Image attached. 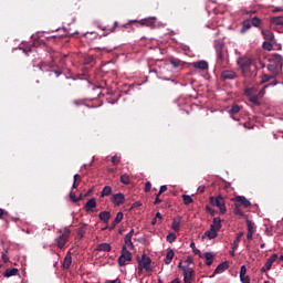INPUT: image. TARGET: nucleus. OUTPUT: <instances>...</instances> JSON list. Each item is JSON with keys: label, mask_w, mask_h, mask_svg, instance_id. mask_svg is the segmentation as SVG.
<instances>
[{"label": "nucleus", "mask_w": 283, "mask_h": 283, "mask_svg": "<svg viewBox=\"0 0 283 283\" xmlns=\"http://www.w3.org/2000/svg\"><path fill=\"white\" fill-rule=\"evenodd\" d=\"M99 220L107 224L109 222V219L112 218V213L109 211H102L98 214Z\"/></svg>", "instance_id": "f3484780"}, {"label": "nucleus", "mask_w": 283, "mask_h": 283, "mask_svg": "<svg viewBox=\"0 0 283 283\" xmlns=\"http://www.w3.org/2000/svg\"><path fill=\"white\" fill-rule=\"evenodd\" d=\"M132 252L127 250V245H123L122 248V254L118 258V265L125 266L126 262H132Z\"/></svg>", "instance_id": "20e7f679"}, {"label": "nucleus", "mask_w": 283, "mask_h": 283, "mask_svg": "<svg viewBox=\"0 0 283 283\" xmlns=\"http://www.w3.org/2000/svg\"><path fill=\"white\" fill-rule=\"evenodd\" d=\"M137 262L139 273H143V269H145V271L151 272V258L147 256V254L144 253L142 259L140 256H137Z\"/></svg>", "instance_id": "f03ea898"}, {"label": "nucleus", "mask_w": 283, "mask_h": 283, "mask_svg": "<svg viewBox=\"0 0 283 283\" xmlns=\"http://www.w3.org/2000/svg\"><path fill=\"white\" fill-rule=\"evenodd\" d=\"M190 248L192 249L193 253H196V255H199L200 250L196 249V243L195 242L190 243Z\"/></svg>", "instance_id": "09e8293b"}, {"label": "nucleus", "mask_w": 283, "mask_h": 283, "mask_svg": "<svg viewBox=\"0 0 283 283\" xmlns=\"http://www.w3.org/2000/svg\"><path fill=\"white\" fill-rule=\"evenodd\" d=\"M139 24L145 25L146 28H150V30H154L156 28V17L145 18L139 21Z\"/></svg>", "instance_id": "6e6552de"}, {"label": "nucleus", "mask_w": 283, "mask_h": 283, "mask_svg": "<svg viewBox=\"0 0 283 283\" xmlns=\"http://www.w3.org/2000/svg\"><path fill=\"white\" fill-rule=\"evenodd\" d=\"M207 213H210V216H216V210L209 206H206Z\"/></svg>", "instance_id": "49530a36"}, {"label": "nucleus", "mask_w": 283, "mask_h": 283, "mask_svg": "<svg viewBox=\"0 0 283 283\" xmlns=\"http://www.w3.org/2000/svg\"><path fill=\"white\" fill-rule=\"evenodd\" d=\"M206 238H209V240H214V238H218V230L210 228V230L205 232Z\"/></svg>", "instance_id": "4be33fe9"}, {"label": "nucleus", "mask_w": 283, "mask_h": 283, "mask_svg": "<svg viewBox=\"0 0 283 283\" xmlns=\"http://www.w3.org/2000/svg\"><path fill=\"white\" fill-rule=\"evenodd\" d=\"M142 205H143V203H140V201H135V202L132 205L130 209H136V207H142Z\"/></svg>", "instance_id": "bf43d9fd"}, {"label": "nucleus", "mask_w": 283, "mask_h": 283, "mask_svg": "<svg viewBox=\"0 0 283 283\" xmlns=\"http://www.w3.org/2000/svg\"><path fill=\"white\" fill-rule=\"evenodd\" d=\"M184 283H192L196 280V271L189 265L182 268Z\"/></svg>", "instance_id": "39448f33"}, {"label": "nucleus", "mask_w": 283, "mask_h": 283, "mask_svg": "<svg viewBox=\"0 0 283 283\" xmlns=\"http://www.w3.org/2000/svg\"><path fill=\"white\" fill-rule=\"evenodd\" d=\"M269 81H272L270 85H277V80H275V74H272V75L263 74L260 83L261 85H264V83H269Z\"/></svg>", "instance_id": "ddd939ff"}, {"label": "nucleus", "mask_w": 283, "mask_h": 283, "mask_svg": "<svg viewBox=\"0 0 283 283\" xmlns=\"http://www.w3.org/2000/svg\"><path fill=\"white\" fill-rule=\"evenodd\" d=\"M279 255L277 254H272L265 262V269L266 271H271V268L273 266V262L277 260Z\"/></svg>", "instance_id": "6ab92c4d"}, {"label": "nucleus", "mask_w": 283, "mask_h": 283, "mask_svg": "<svg viewBox=\"0 0 283 283\" xmlns=\"http://www.w3.org/2000/svg\"><path fill=\"white\" fill-rule=\"evenodd\" d=\"M247 227H248V232H254L253 230V222L251 220H247Z\"/></svg>", "instance_id": "c03bdc74"}, {"label": "nucleus", "mask_w": 283, "mask_h": 283, "mask_svg": "<svg viewBox=\"0 0 283 283\" xmlns=\"http://www.w3.org/2000/svg\"><path fill=\"white\" fill-rule=\"evenodd\" d=\"M262 48H263V50L271 52V50H273V44H271V42H269V41H265V42H263Z\"/></svg>", "instance_id": "ea45409f"}, {"label": "nucleus", "mask_w": 283, "mask_h": 283, "mask_svg": "<svg viewBox=\"0 0 283 283\" xmlns=\"http://www.w3.org/2000/svg\"><path fill=\"white\" fill-rule=\"evenodd\" d=\"M214 49H216V52H222V50H224V43L220 40H217L214 42Z\"/></svg>", "instance_id": "72a5a7b5"}, {"label": "nucleus", "mask_w": 283, "mask_h": 283, "mask_svg": "<svg viewBox=\"0 0 283 283\" xmlns=\"http://www.w3.org/2000/svg\"><path fill=\"white\" fill-rule=\"evenodd\" d=\"M221 78H222V81L235 78V73L222 72Z\"/></svg>", "instance_id": "7c9ffc66"}, {"label": "nucleus", "mask_w": 283, "mask_h": 283, "mask_svg": "<svg viewBox=\"0 0 283 283\" xmlns=\"http://www.w3.org/2000/svg\"><path fill=\"white\" fill-rule=\"evenodd\" d=\"M247 275V265H242L240 270V277H244Z\"/></svg>", "instance_id": "de8ad7c7"}, {"label": "nucleus", "mask_w": 283, "mask_h": 283, "mask_svg": "<svg viewBox=\"0 0 283 283\" xmlns=\"http://www.w3.org/2000/svg\"><path fill=\"white\" fill-rule=\"evenodd\" d=\"M181 220H182V218H180V217H177L172 220L171 229H174L176 231V233H178V231H180Z\"/></svg>", "instance_id": "b1692460"}, {"label": "nucleus", "mask_w": 283, "mask_h": 283, "mask_svg": "<svg viewBox=\"0 0 283 283\" xmlns=\"http://www.w3.org/2000/svg\"><path fill=\"white\" fill-rule=\"evenodd\" d=\"M253 233L254 232H248L247 234L248 240H253Z\"/></svg>", "instance_id": "69168bd1"}, {"label": "nucleus", "mask_w": 283, "mask_h": 283, "mask_svg": "<svg viewBox=\"0 0 283 283\" xmlns=\"http://www.w3.org/2000/svg\"><path fill=\"white\" fill-rule=\"evenodd\" d=\"M160 202H163V199H160V196L157 195L154 205H160Z\"/></svg>", "instance_id": "052dcab7"}, {"label": "nucleus", "mask_w": 283, "mask_h": 283, "mask_svg": "<svg viewBox=\"0 0 283 283\" xmlns=\"http://www.w3.org/2000/svg\"><path fill=\"white\" fill-rule=\"evenodd\" d=\"M242 235H244V232H239L237 234V238H235V240H234V242L232 244L233 251H235V249H238V242H240V240H242Z\"/></svg>", "instance_id": "473e14b6"}, {"label": "nucleus", "mask_w": 283, "mask_h": 283, "mask_svg": "<svg viewBox=\"0 0 283 283\" xmlns=\"http://www.w3.org/2000/svg\"><path fill=\"white\" fill-rule=\"evenodd\" d=\"M192 67H195V70H200L201 72H207V70H209V62L205 60H200V61L193 62Z\"/></svg>", "instance_id": "9d476101"}, {"label": "nucleus", "mask_w": 283, "mask_h": 283, "mask_svg": "<svg viewBox=\"0 0 283 283\" xmlns=\"http://www.w3.org/2000/svg\"><path fill=\"white\" fill-rule=\"evenodd\" d=\"M270 84L264 85L263 88L259 92V94L256 95L259 98H262V96H264L266 87H269Z\"/></svg>", "instance_id": "a18cd8bd"}, {"label": "nucleus", "mask_w": 283, "mask_h": 283, "mask_svg": "<svg viewBox=\"0 0 283 283\" xmlns=\"http://www.w3.org/2000/svg\"><path fill=\"white\" fill-rule=\"evenodd\" d=\"M238 65L241 67L242 72H247L249 67H255L258 70V64H255V61L251 57H239L237 61Z\"/></svg>", "instance_id": "7ed1b4c3"}, {"label": "nucleus", "mask_w": 283, "mask_h": 283, "mask_svg": "<svg viewBox=\"0 0 283 283\" xmlns=\"http://www.w3.org/2000/svg\"><path fill=\"white\" fill-rule=\"evenodd\" d=\"M84 209L87 213H94V209H96V198H91L84 206Z\"/></svg>", "instance_id": "f8f14e48"}, {"label": "nucleus", "mask_w": 283, "mask_h": 283, "mask_svg": "<svg viewBox=\"0 0 283 283\" xmlns=\"http://www.w3.org/2000/svg\"><path fill=\"white\" fill-rule=\"evenodd\" d=\"M96 251H104L106 253H109V251H112V245L109 243H101L97 245Z\"/></svg>", "instance_id": "393cba45"}, {"label": "nucleus", "mask_w": 283, "mask_h": 283, "mask_svg": "<svg viewBox=\"0 0 283 283\" xmlns=\"http://www.w3.org/2000/svg\"><path fill=\"white\" fill-rule=\"evenodd\" d=\"M210 229H214L216 231L222 229V220H220L219 217H216L210 226Z\"/></svg>", "instance_id": "aec40b11"}, {"label": "nucleus", "mask_w": 283, "mask_h": 283, "mask_svg": "<svg viewBox=\"0 0 283 283\" xmlns=\"http://www.w3.org/2000/svg\"><path fill=\"white\" fill-rule=\"evenodd\" d=\"M2 261L4 263L9 262L10 261V258L8 256V250H3L2 251Z\"/></svg>", "instance_id": "37998d69"}, {"label": "nucleus", "mask_w": 283, "mask_h": 283, "mask_svg": "<svg viewBox=\"0 0 283 283\" xmlns=\"http://www.w3.org/2000/svg\"><path fill=\"white\" fill-rule=\"evenodd\" d=\"M231 202H239V205H242L245 209H249L251 207V201L247 199L244 196H235L234 198L231 199Z\"/></svg>", "instance_id": "0eeeda50"}, {"label": "nucleus", "mask_w": 283, "mask_h": 283, "mask_svg": "<svg viewBox=\"0 0 283 283\" xmlns=\"http://www.w3.org/2000/svg\"><path fill=\"white\" fill-rule=\"evenodd\" d=\"M233 213L240 216V218H244V212L242 211V208H240V203H234Z\"/></svg>", "instance_id": "cd10ccee"}, {"label": "nucleus", "mask_w": 283, "mask_h": 283, "mask_svg": "<svg viewBox=\"0 0 283 283\" xmlns=\"http://www.w3.org/2000/svg\"><path fill=\"white\" fill-rule=\"evenodd\" d=\"M205 258L207 266H211V264H213V254L211 252H206Z\"/></svg>", "instance_id": "bb28decb"}, {"label": "nucleus", "mask_w": 283, "mask_h": 283, "mask_svg": "<svg viewBox=\"0 0 283 283\" xmlns=\"http://www.w3.org/2000/svg\"><path fill=\"white\" fill-rule=\"evenodd\" d=\"M113 165H116V163H119L118 158L116 156L112 157Z\"/></svg>", "instance_id": "e2e57ef3"}, {"label": "nucleus", "mask_w": 283, "mask_h": 283, "mask_svg": "<svg viewBox=\"0 0 283 283\" xmlns=\"http://www.w3.org/2000/svg\"><path fill=\"white\" fill-rule=\"evenodd\" d=\"M123 218H124L123 212H117L115 220H114L115 224H120V222H123Z\"/></svg>", "instance_id": "79ce46f5"}, {"label": "nucleus", "mask_w": 283, "mask_h": 283, "mask_svg": "<svg viewBox=\"0 0 283 283\" xmlns=\"http://www.w3.org/2000/svg\"><path fill=\"white\" fill-rule=\"evenodd\" d=\"M105 196H112V186H105L101 192V198H105Z\"/></svg>", "instance_id": "c85d7f7f"}, {"label": "nucleus", "mask_w": 283, "mask_h": 283, "mask_svg": "<svg viewBox=\"0 0 283 283\" xmlns=\"http://www.w3.org/2000/svg\"><path fill=\"white\" fill-rule=\"evenodd\" d=\"M271 23L274 25H283V18L282 17H274L271 19Z\"/></svg>", "instance_id": "c9c22d12"}, {"label": "nucleus", "mask_w": 283, "mask_h": 283, "mask_svg": "<svg viewBox=\"0 0 283 283\" xmlns=\"http://www.w3.org/2000/svg\"><path fill=\"white\" fill-rule=\"evenodd\" d=\"M116 28H118V21L114 22V27L108 30L109 33L116 32Z\"/></svg>", "instance_id": "4d7b16f0"}, {"label": "nucleus", "mask_w": 283, "mask_h": 283, "mask_svg": "<svg viewBox=\"0 0 283 283\" xmlns=\"http://www.w3.org/2000/svg\"><path fill=\"white\" fill-rule=\"evenodd\" d=\"M77 235H78L80 240H82V238H84V235H85V230L80 229V230L77 231Z\"/></svg>", "instance_id": "6e6d98bb"}, {"label": "nucleus", "mask_w": 283, "mask_h": 283, "mask_svg": "<svg viewBox=\"0 0 283 283\" xmlns=\"http://www.w3.org/2000/svg\"><path fill=\"white\" fill-rule=\"evenodd\" d=\"M240 109H242V107H240L238 104H234L230 109V114H240Z\"/></svg>", "instance_id": "58836bf2"}, {"label": "nucleus", "mask_w": 283, "mask_h": 283, "mask_svg": "<svg viewBox=\"0 0 283 283\" xmlns=\"http://www.w3.org/2000/svg\"><path fill=\"white\" fill-rule=\"evenodd\" d=\"M155 218L156 220H163V214L160 212H157Z\"/></svg>", "instance_id": "0e129e2a"}, {"label": "nucleus", "mask_w": 283, "mask_h": 283, "mask_svg": "<svg viewBox=\"0 0 283 283\" xmlns=\"http://www.w3.org/2000/svg\"><path fill=\"white\" fill-rule=\"evenodd\" d=\"M169 63L175 70H185V66L187 65V63L176 57L170 59Z\"/></svg>", "instance_id": "9b49d317"}, {"label": "nucleus", "mask_w": 283, "mask_h": 283, "mask_svg": "<svg viewBox=\"0 0 283 283\" xmlns=\"http://www.w3.org/2000/svg\"><path fill=\"white\" fill-rule=\"evenodd\" d=\"M109 283H123V282H120V279H116L114 281H111Z\"/></svg>", "instance_id": "774afa93"}, {"label": "nucleus", "mask_w": 283, "mask_h": 283, "mask_svg": "<svg viewBox=\"0 0 283 283\" xmlns=\"http://www.w3.org/2000/svg\"><path fill=\"white\" fill-rule=\"evenodd\" d=\"M176 238H177L176 233L171 232L167 235L166 240H167V242H169L171 244V243L176 242Z\"/></svg>", "instance_id": "a19ab883"}, {"label": "nucleus", "mask_w": 283, "mask_h": 283, "mask_svg": "<svg viewBox=\"0 0 283 283\" xmlns=\"http://www.w3.org/2000/svg\"><path fill=\"white\" fill-rule=\"evenodd\" d=\"M174 255H175L174 250H169L165 259V264H171V261L174 260Z\"/></svg>", "instance_id": "2f4dec72"}, {"label": "nucleus", "mask_w": 283, "mask_h": 283, "mask_svg": "<svg viewBox=\"0 0 283 283\" xmlns=\"http://www.w3.org/2000/svg\"><path fill=\"white\" fill-rule=\"evenodd\" d=\"M53 64H46L40 61H33V67H39L42 72H50V67H52Z\"/></svg>", "instance_id": "4468645a"}, {"label": "nucleus", "mask_w": 283, "mask_h": 283, "mask_svg": "<svg viewBox=\"0 0 283 283\" xmlns=\"http://www.w3.org/2000/svg\"><path fill=\"white\" fill-rule=\"evenodd\" d=\"M240 280H241L242 283H251V279H249L248 275L240 276Z\"/></svg>", "instance_id": "603ef678"}, {"label": "nucleus", "mask_w": 283, "mask_h": 283, "mask_svg": "<svg viewBox=\"0 0 283 283\" xmlns=\"http://www.w3.org/2000/svg\"><path fill=\"white\" fill-rule=\"evenodd\" d=\"M92 61H94V57L90 56L88 59L85 60V63H92Z\"/></svg>", "instance_id": "338daca9"}, {"label": "nucleus", "mask_w": 283, "mask_h": 283, "mask_svg": "<svg viewBox=\"0 0 283 283\" xmlns=\"http://www.w3.org/2000/svg\"><path fill=\"white\" fill-rule=\"evenodd\" d=\"M209 202L210 205H212L213 207H218L220 213L222 216H224V213H227V206L224 203V198L221 197V195L217 196V197H210L209 198Z\"/></svg>", "instance_id": "f257e3e1"}, {"label": "nucleus", "mask_w": 283, "mask_h": 283, "mask_svg": "<svg viewBox=\"0 0 283 283\" xmlns=\"http://www.w3.org/2000/svg\"><path fill=\"white\" fill-rule=\"evenodd\" d=\"M112 202L115 207H120V205H125V195L122 192L113 195Z\"/></svg>", "instance_id": "1a4fd4ad"}, {"label": "nucleus", "mask_w": 283, "mask_h": 283, "mask_svg": "<svg viewBox=\"0 0 283 283\" xmlns=\"http://www.w3.org/2000/svg\"><path fill=\"white\" fill-rule=\"evenodd\" d=\"M251 28H253L252 24H251V20H244L242 22L240 33L241 34H247V32H249V30H251Z\"/></svg>", "instance_id": "a211bd4d"}, {"label": "nucleus", "mask_w": 283, "mask_h": 283, "mask_svg": "<svg viewBox=\"0 0 283 283\" xmlns=\"http://www.w3.org/2000/svg\"><path fill=\"white\" fill-rule=\"evenodd\" d=\"M250 21H251V25L254 28H260V25L262 24V20H260V18L258 17L252 18V20Z\"/></svg>", "instance_id": "f704fd0d"}, {"label": "nucleus", "mask_w": 283, "mask_h": 283, "mask_svg": "<svg viewBox=\"0 0 283 283\" xmlns=\"http://www.w3.org/2000/svg\"><path fill=\"white\" fill-rule=\"evenodd\" d=\"M132 238H134V229L129 231L124 238V247H128L130 249H134V243L132 242Z\"/></svg>", "instance_id": "2eb2a0df"}, {"label": "nucleus", "mask_w": 283, "mask_h": 283, "mask_svg": "<svg viewBox=\"0 0 283 283\" xmlns=\"http://www.w3.org/2000/svg\"><path fill=\"white\" fill-rule=\"evenodd\" d=\"M261 33L265 41L271 42L275 39V34H273L270 30H262Z\"/></svg>", "instance_id": "412c9836"}, {"label": "nucleus", "mask_w": 283, "mask_h": 283, "mask_svg": "<svg viewBox=\"0 0 283 283\" xmlns=\"http://www.w3.org/2000/svg\"><path fill=\"white\" fill-rule=\"evenodd\" d=\"M250 103H252L253 105H256V107H260V105H262V103L260 102V97L258 95H252L249 97Z\"/></svg>", "instance_id": "c756f323"}, {"label": "nucleus", "mask_w": 283, "mask_h": 283, "mask_svg": "<svg viewBox=\"0 0 283 283\" xmlns=\"http://www.w3.org/2000/svg\"><path fill=\"white\" fill-rule=\"evenodd\" d=\"M182 200L184 205H191V202H193V198H191V196L188 195H182Z\"/></svg>", "instance_id": "4c0bfd02"}, {"label": "nucleus", "mask_w": 283, "mask_h": 283, "mask_svg": "<svg viewBox=\"0 0 283 283\" xmlns=\"http://www.w3.org/2000/svg\"><path fill=\"white\" fill-rule=\"evenodd\" d=\"M19 273V269H7L3 273V277H12V275H17Z\"/></svg>", "instance_id": "a878e982"}, {"label": "nucleus", "mask_w": 283, "mask_h": 283, "mask_svg": "<svg viewBox=\"0 0 283 283\" xmlns=\"http://www.w3.org/2000/svg\"><path fill=\"white\" fill-rule=\"evenodd\" d=\"M120 182H122V185H129V182H130L129 175H127V174L122 175Z\"/></svg>", "instance_id": "e433bc0d"}, {"label": "nucleus", "mask_w": 283, "mask_h": 283, "mask_svg": "<svg viewBox=\"0 0 283 283\" xmlns=\"http://www.w3.org/2000/svg\"><path fill=\"white\" fill-rule=\"evenodd\" d=\"M71 233H72V231H70V229L64 228V232L62 233V235H60L56 239L57 249H63V247H65V244H67V240H70V234Z\"/></svg>", "instance_id": "423d86ee"}, {"label": "nucleus", "mask_w": 283, "mask_h": 283, "mask_svg": "<svg viewBox=\"0 0 283 283\" xmlns=\"http://www.w3.org/2000/svg\"><path fill=\"white\" fill-rule=\"evenodd\" d=\"M74 181L75 182H81V175H75L74 176Z\"/></svg>", "instance_id": "680f3d73"}, {"label": "nucleus", "mask_w": 283, "mask_h": 283, "mask_svg": "<svg viewBox=\"0 0 283 283\" xmlns=\"http://www.w3.org/2000/svg\"><path fill=\"white\" fill-rule=\"evenodd\" d=\"M149 191H151V182L147 181V182L145 184V192H146V193H149Z\"/></svg>", "instance_id": "3c124183"}, {"label": "nucleus", "mask_w": 283, "mask_h": 283, "mask_svg": "<svg viewBox=\"0 0 283 283\" xmlns=\"http://www.w3.org/2000/svg\"><path fill=\"white\" fill-rule=\"evenodd\" d=\"M165 191H167V186H161L158 196H161V193H165Z\"/></svg>", "instance_id": "13d9d810"}, {"label": "nucleus", "mask_w": 283, "mask_h": 283, "mask_svg": "<svg viewBox=\"0 0 283 283\" xmlns=\"http://www.w3.org/2000/svg\"><path fill=\"white\" fill-rule=\"evenodd\" d=\"M244 94L245 96H253V88H245Z\"/></svg>", "instance_id": "5fc2aeb1"}, {"label": "nucleus", "mask_w": 283, "mask_h": 283, "mask_svg": "<svg viewBox=\"0 0 283 283\" xmlns=\"http://www.w3.org/2000/svg\"><path fill=\"white\" fill-rule=\"evenodd\" d=\"M217 59H219V61H223L224 60V52L223 51H217Z\"/></svg>", "instance_id": "8fccbe9b"}, {"label": "nucleus", "mask_w": 283, "mask_h": 283, "mask_svg": "<svg viewBox=\"0 0 283 283\" xmlns=\"http://www.w3.org/2000/svg\"><path fill=\"white\" fill-rule=\"evenodd\" d=\"M70 266H72V252L69 251L63 261V269L67 271Z\"/></svg>", "instance_id": "dca6fc26"}, {"label": "nucleus", "mask_w": 283, "mask_h": 283, "mask_svg": "<svg viewBox=\"0 0 283 283\" xmlns=\"http://www.w3.org/2000/svg\"><path fill=\"white\" fill-rule=\"evenodd\" d=\"M227 269H229V261L220 263L214 270V273H223V271H227Z\"/></svg>", "instance_id": "5701e85b"}, {"label": "nucleus", "mask_w": 283, "mask_h": 283, "mask_svg": "<svg viewBox=\"0 0 283 283\" xmlns=\"http://www.w3.org/2000/svg\"><path fill=\"white\" fill-rule=\"evenodd\" d=\"M70 199L72 200V202H78L76 193H74V192H70Z\"/></svg>", "instance_id": "864d4df0"}]
</instances>
